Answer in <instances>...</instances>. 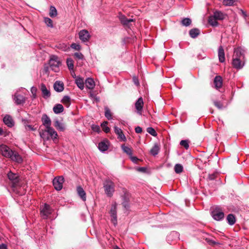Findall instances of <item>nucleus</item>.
I'll list each match as a JSON object with an SVG mask.
<instances>
[{
  "instance_id": "nucleus-1",
  "label": "nucleus",
  "mask_w": 249,
  "mask_h": 249,
  "mask_svg": "<svg viewBox=\"0 0 249 249\" xmlns=\"http://www.w3.org/2000/svg\"><path fill=\"white\" fill-rule=\"evenodd\" d=\"M40 135L42 138L45 140H49L51 137L53 140L57 139V133L51 126L46 127L45 130L40 132Z\"/></svg>"
},
{
  "instance_id": "nucleus-2",
  "label": "nucleus",
  "mask_w": 249,
  "mask_h": 249,
  "mask_svg": "<svg viewBox=\"0 0 249 249\" xmlns=\"http://www.w3.org/2000/svg\"><path fill=\"white\" fill-rule=\"evenodd\" d=\"M105 194L108 197H111L115 191V184L110 179H106L103 183Z\"/></svg>"
},
{
  "instance_id": "nucleus-3",
  "label": "nucleus",
  "mask_w": 249,
  "mask_h": 249,
  "mask_svg": "<svg viewBox=\"0 0 249 249\" xmlns=\"http://www.w3.org/2000/svg\"><path fill=\"white\" fill-rule=\"evenodd\" d=\"M49 65L52 71L58 72L59 70V66L61 64L58 57L55 55H52L49 61Z\"/></svg>"
},
{
  "instance_id": "nucleus-4",
  "label": "nucleus",
  "mask_w": 249,
  "mask_h": 249,
  "mask_svg": "<svg viewBox=\"0 0 249 249\" xmlns=\"http://www.w3.org/2000/svg\"><path fill=\"white\" fill-rule=\"evenodd\" d=\"M109 213L111 222L114 226H116L117 224V204L116 202H114L111 204Z\"/></svg>"
},
{
  "instance_id": "nucleus-5",
  "label": "nucleus",
  "mask_w": 249,
  "mask_h": 249,
  "mask_svg": "<svg viewBox=\"0 0 249 249\" xmlns=\"http://www.w3.org/2000/svg\"><path fill=\"white\" fill-rule=\"evenodd\" d=\"M211 215L214 220L220 221L223 219L224 213L219 208L216 207L211 212Z\"/></svg>"
},
{
  "instance_id": "nucleus-6",
  "label": "nucleus",
  "mask_w": 249,
  "mask_h": 249,
  "mask_svg": "<svg viewBox=\"0 0 249 249\" xmlns=\"http://www.w3.org/2000/svg\"><path fill=\"white\" fill-rule=\"evenodd\" d=\"M64 181V179L62 176L55 177L53 181L55 189L57 191L61 190L62 189Z\"/></svg>"
},
{
  "instance_id": "nucleus-7",
  "label": "nucleus",
  "mask_w": 249,
  "mask_h": 249,
  "mask_svg": "<svg viewBox=\"0 0 249 249\" xmlns=\"http://www.w3.org/2000/svg\"><path fill=\"white\" fill-rule=\"evenodd\" d=\"M12 152L13 151L7 145L5 144L0 145V153L3 156L9 158Z\"/></svg>"
},
{
  "instance_id": "nucleus-8",
  "label": "nucleus",
  "mask_w": 249,
  "mask_h": 249,
  "mask_svg": "<svg viewBox=\"0 0 249 249\" xmlns=\"http://www.w3.org/2000/svg\"><path fill=\"white\" fill-rule=\"evenodd\" d=\"M90 35L86 30H82L79 33V37L82 42L88 41L90 38Z\"/></svg>"
},
{
  "instance_id": "nucleus-9",
  "label": "nucleus",
  "mask_w": 249,
  "mask_h": 249,
  "mask_svg": "<svg viewBox=\"0 0 249 249\" xmlns=\"http://www.w3.org/2000/svg\"><path fill=\"white\" fill-rule=\"evenodd\" d=\"M124 195L122 196L123 198V202L122 204L123 206L126 209L129 208V194L126 189H123Z\"/></svg>"
},
{
  "instance_id": "nucleus-10",
  "label": "nucleus",
  "mask_w": 249,
  "mask_h": 249,
  "mask_svg": "<svg viewBox=\"0 0 249 249\" xmlns=\"http://www.w3.org/2000/svg\"><path fill=\"white\" fill-rule=\"evenodd\" d=\"M14 100L17 105H21L25 103V98L22 95L16 93L14 96Z\"/></svg>"
},
{
  "instance_id": "nucleus-11",
  "label": "nucleus",
  "mask_w": 249,
  "mask_h": 249,
  "mask_svg": "<svg viewBox=\"0 0 249 249\" xmlns=\"http://www.w3.org/2000/svg\"><path fill=\"white\" fill-rule=\"evenodd\" d=\"M51 210L49 205L45 204L43 208L41 210V213L44 218H47L49 215L51 213Z\"/></svg>"
},
{
  "instance_id": "nucleus-12",
  "label": "nucleus",
  "mask_w": 249,
  "mask_h": 249,
  "mask_svg": "<svg viewBox=\"0 0 249 249\" xmlns=\"http://www.w3.org/2000/svg\"><path fill=\"white\" fill-rule=\"evenodd\" d=\"M232 63L233 67L237 69H241L244 65V63L242 62L240 58L235 57L233 58Z\"/></svg>"
},
{
  "instance_id": "nucleus-13",
  "label": "nucleus",
  "mask_w": 249,
  "mask_h": 249,
  "mask_svg": "<svg viewBox=\"0 0 249 249\" xmlns=\"http://www.w3.org/2000/svg\"><path fill=\"white\" fill-rule=\"evenodd\" d=\"M143 106V101L142 97L139 98L135 103V107L137 110V112L140 115H142V111Z\"/></svg>"
},
{
  "instance_id": "nucleus-14",
  "label": "nucleus",
  "mask_w": 249,
  "mask_h": 249,
  "mask_svg": "<svg viewBox=\"0 0 249 249\" xmlns=\"http://www.w3.org/2000/svg\"><path fill=\"white\" fill-rule=\"evenodd\" d=\"M12 160L16 161L18 163H20L22 162L23 160L22 157L19 154L15 151H13L11 156L10 158Z\"/></svg>"
},
{
  "instance_id": "nucleus-15",
  "label": "nucleus",
  "mask_w": 249,
  "mask_h": 249,
  "mask_svg": "<svg viewBox=\"0 0 249 249\" xmlns=\"http://www.w3.org/2000/svg\"><path fill=\"white\" fill-rule=\"evenodd\" d=\"M4 123L8 127H12L14 125L12 118L8 115H6L3 119Z\"/></svg>"
},
{
  "instance_id": "nucleus-16",
  "label": "nucleus",
  "mask_w": 249,
  "mask_h": 249,
  "mask_svg": "<svg viewBox=\"0 0 249 249\" xmlns=\"http://www.w3.org/2000/svg\"><path fill=\"white\" fill-rule=\"evenodd\" d=\"M214 87L216 89H218L222 86L223 80L220 76H216L213 81Z\"/></svg>"
},
{
  "instance_id": "nucleus-17",
  "label": "nucleus",
  "mask_w": 249,
  "mask_h": 249,
  "mask_svg": "<svg viewBox=\"0 0 249 249\" xmlns=\"http://www.w3.org/2000/svg\"><path fill=\"white\" fill-rule=\"evenodd\" d=\"M42 124L45 128L49 127L51 125V120L50 118L46 114H44L41 118Z\"/></svg>"
},
{
  "instance_id": "nucleus-18",
  "label": "nucleus",
  "mask_w": 249,
  "mask_h": 249,
  "mask_svg": "<svg viewBox=\"0 0 249 249\" xmlns=\"http://www.w3.org/2000/svg\"><path fill=\"white\" fill-rule=\"evenodd\" d=\"M54 89L57 92H61L64 90V85L62 82L56 81L53 84Z\"/></svg>"
},
{
  "instance_id": "nucleus-19",
  "label": "nucleus",
  "mask_w": 249,
  "mask_h": 249,
  "mask_svg": "<svg viewBox=\"0 0 249 249\" xmlns=\"http://www.w3.org/2000/svg\"><path fill=\"white\" fill-rule=\"evenodd\" d=\"M213 16L217 20H222L224 19L227 17L226 14L220 11H216L214 12Z\"/></svg>"
},
{
  "instance_id": "nucleus-20",
  "label": "nucleus",
  "mask_w": 249,
  "mask_h": 249,
  "mask_svg": "<svg viewBox=\"0 0 249 249\" xmlns=\"http://www.w3.org/2000/svg\"><path fill=\"white\" fill-rule=\"evenodd\" d=\"M218 54L219 61L221 63H223L225 60L224 50L222 46H220L218 48Z\"/></svg>"
},
{
  "instance_id": "nucleus-21",
  "label": "nucleus",
  "mask_w": 249,
  "mask_h": 249,
  "mask_svg": "<svg viewBox=\"0 0 249 249\" xmlns=\"http://www.w3.org/2000/svg\"><path fill=\"white\" fill-rule=\"evenodd\" d=\"M40 89L44 98H47L51 96L50 91L47 89L46 86L44 84H42L41 85Z\"/></svg>"
},
{
  "instance_id": "nucleus-22",
  "label": "nucleus",
  "mask_w": 249,
  "mask_h": 249,
  "mask_svg": "<svg viewBox=\"0 0 249 249\" xmlns=\"http://www.w3.org/2000/svg\"><path fill=\"white\" fill-rule=\"evenodd\" d=\"M77 192L82 200L85 201L86 200V194L83 188L81 186H78L77 187Z\"/></svg>"
},
{
  "instance_id": "nucleus-23",
  "label": "nucleus",
  "mask_w": 249,
  "mask_h": 249,
  "mask_svg": "<svg viewBox=\"0 0 249 249\" xmlns=\"http://www.w3.org/2000/svg\"><path fill=\"white\" fill-rule=\"evenodd\" d=\"M115 133L118 136V138H120L122 140L124 141L126 140L125 136L124 135L122 130L121 128L116 126H114Z\"/></svg>"
},
{
  "instance_id": "nucleus-24",
  "label": "nucleus",
  "mask_w": 249,
  "mask_h": 249,
  "mask_svg": "<svg viewBox=\"0 0 249 249\" xmlns=\"http://www.w3.org/2000/svg\"><path fill=\"white\" fill-rule=\"evenodd\" d=\"M86 86L89 89H93L95 87V83L93 79L88 78L85 82Z\"/></svg>"
},
{
  "instance_id": "nucleus-25",
  "label": "nucleus",
  "mask_w": 249,
  "mask_h": 249,
  "mask_svg": "<svg viewBox=\"0 0 249 249\" xmlns=\"http://www.w3.org/2000/svg\"><path fill=\"white\" fill-rule=\"evenodd\" d=\"M217 19L213 15L210 16L208 18V23L210 25L213 27H216L218 25V23Z\"/></svg>"
},
{
  "instance_id": "nucleus-26",
  "label": "nucleus",
  "mask_w": 249,
  "mask_h": 249,
  "mask_svg": "<svg viewBox=\"0 0 249 249\" xmlns=\"http://www.w3.org/2000/svg\"><path fill=\"white\" fill-rule=\"evenodd\" d=\"M75 83L77 87L81 89L84 88V79L80 77H75Z\"/></svg>"
},
{
  "instance_id": "nucleus-27",
  "label": "nucleus",
  "mask_w": 249,
  "mask_h": 249,
  "mask_svg": "<svg viewBox=\"0 0 249 249\" xmlns=\"http://www.w3.org/2000/svg\"><path fill=\"white\" fill-rule=\"evenodd\" d=\"M64 110V107L61 104H56L53 107V111L55 114H59Z\"/></svg>"
},
{
  "instance_id": "nucleus-28",
  "label": "nucleus",
  "mask_w": 249,
  "mask_h": 249,
  "mask_svg": "<svg viewBox=\"0 0 249 249\" xmlns=\"http://www.w3.org/2000/svg\"><path fill=\"white\" fill-rule=\"evenodd\" d=\"M200 34V31L197 28H194L190 30L189 35L193 38H196Z\"/></svg>"
},
{
  "instance_id": "nucleus-29",
  "label": "nucleus",
  "mask_w": 249,
  "mask_h": 249,
  "mask_svg": "<svg viewBox=\"0 0 249 249\" xmlns=\"http://www.w3.org/2000/svg\"><path fill=\"white\" fill-rule=\"evenodd\" d=\"M121 23L124 25H128L130 22H133V19H128L124 16L122 15L120 17Z\"/></svg>"
},
{
  "instance_id": "nucleus-30",
  "label": "nucleus",
  "mask_w": 249,
  "mask_h": 249,
  "mask_svg": "<svg viewBox=\"0 0 249 249\" xmlns=\"http://www.w3.org/2000/svg\"><path fill=\"white\" fill-rule=\"evenodd\" d=\"M160 147L158 143H155L153 147L150 150V153L153 156L157 155L160 151Z\"/></svg>"
},
{
  "instance_id": "nucleus-31",
  "label": "nucleus",
  "mask_w": 249,
  "mask_h": 249,
  "mask_svg": "<svg viewBox=\"0 0 249 249\" xmlns=\"http://www.w3.org/2000/svg\"><path fill=\"white\" fill-rule=\"evenodd\" d=\"M7 176L10 180H12L15 183L18 182V176L17 174L11 172H9L7 174Z\"/></svg>"
},
{
  "instance_id": "nucleus-32",
  "label": "nucleus",
  "mask_w": 249,
  "mask_h": 249,
  "mask_svg": "<svg viewBox=\"0 0 249 249\" xmlns=\"http://www.w3.org/2000/svg\"><path fill=\"white\" fill-rule=\"evenodd\" d=\"M61 102L68 107L71 104V98L69 96H65L62 98Z\"/></svg>"
},
{
  "instance_id": "nucleus-33",
  "label": "nucleus",
  "mask_w": 249,
  "mask_h": 249,
  "mask_svg": "<svg viewBox=\"0 0 249 249\" xmlns=\"http://www.w3.org/2000/svg\"><path fill=\"white\" fill-rule=\"evenodd\" d=\"M227 220L229 225H232L235 222V217L233 214H229L227 217Z\"/></svg>"
},
{
  "instance_id": "nucleus-34",
  "label": "nucleus",
  "mask_w": 249,
  "mask_h": 249,
  "mask_svg": "<svg viewBox=\"0 0 249 249\" xmlns=\"http://www.w3.org/2000/svg\"><path fill=\"white\" fill-rule=\"evenodd\" d=\"M54 126L60 131H63L65 130L64 124L58 120L54 122Z\"/></svg>"
},
{
  "instance_id": "nucleus-35",
  "label": "nucleus",
  "mask_w": 249,
  "mask_h": 249,
  "mask_svg": "<svg viewBox=\"0 0 249 249\" xmlns=\"http://www.w3.org/2000/svg\"><path fill=\"white\" fill-rule=\"evenodd\" d=\"M98 148L101 151L104 152L107 150L108 146L105 142H101L98 144Z\"/></svg>"
},
{
  "instance_id": "nucleus-36",
  "label": "nucleus",
  "mask_w": 249,
  "mask_h": 249,
  "mask_svg": "<svg viewBox=\"0 0 249 249\" xmlns=\"http://www.w3.org/2000/svg\"><path fill=\"white\" fill-rule=\"evenodd\" d=\"M122 148L123 151L124 153H125L126 154L129 155V157L131 156L132 155V150L129 147L126 146L124 145H123L122 146Z\"/></svg>"
},
{
  "instance_id": "nucleus-37",
  "label": "nucleus",
  "mask_w": 249,
  "mask_h": 249,
  "mask_svg": "<svg viewBox=\"0 0 249 249\" xmlns=\"http://www.w3.org/2000/svg\"><path fill=\"white\" fill-rule=\"evenodd\" d=\"M57 12L56 8L55 7L53 6H51L50 9V13L49 15L51 17L53 18L57 16Z\"/></svg>"
},
{
  "instance_id": "nucleus-38",
  "label": "nucleus",
  "mask_w": 249,
  "mask_h": 249,
  "mask_svg": "<svg viewBox=\"0 0 249 249\" xmlns=\"http://www.w3.org/2000/svg\"><path fill=\"white\" fill-rule=\"evenodd\" d=\"M105 117L108 119L110 120L112 119V114L109 108L107 107H105Z\"/></svg>"
},
{
  "instance_id": "nucleus-39",
  "label": "nucleus",
  "mask_w": 249,
  "mask_h": 249,
  "mask_svg": "<svg viewBox=\"0 0 249 249\" xmlns=\"http://www.w3.org/2000/svg\"><path fill=\"white\" fill-rule=\"evenodd\" d=\"M243 55V53L241 51V48H237L234 50V56L235 57L239 58L241 59V57Z\"/></svg>"
},
{
  "instance_id": "nucleus-40",
  "label": "nucleus",
  "mask_w": 249,
  "mask_h": 249,
  "mask_svg": "<svg viewBox=\"0 0 249 249\" xmlns=\"http://www.w3.org/2000/svg\"><path fill=\"white\" fill-rule=\"evenodd\" d=\"M174 170L176 173H180L183 171V166L180 164H176L175 166Z\"/></svg>"
},
{
  "instance_id": "nucleus-41",
  "label": "nucleus",
  "mask_w": 249,
  "mask_h": 249,
  "mask_svg": "<svg viewBox=\"0 0 249 249\" xmlns=\"http://www.w3.org/2000/svg\"><path fill=\"white\" fill-rule=\"evenodd\" d=\"M191 20L189 18H184L181 20V23L185 26H188L191 23Z\"/></svg>"
},
{
  "instance_id": "nucleus-42",
  "label": "nucleus",
  "mask_w": 249,
  "mask_h": 249,
  "mask_svg": "<svg viewBox=\"0 0 249 249\" xmlns=\"http://www.w3.org/2000/svg\"><path fill=\"white\" fill-rule=\"evenodd\" d=\"M67 65L69 70H72L73 69V62L72 59L68 58L67 59Z\"/></svg>"
},
{
  "instance_id": "nucleus-43",
  "label": "nucleus",
  "mask_w": 249,
  "mask_h": 249,
  "mask_svg": "<svg viewBox=\"0 0 249 249\" xmlns=\"http://www.w3.org/2000/svg\"><path fill=\"white\" fill-rule=\"evenodd\" d=\"M107 124L108 122L107 121H105L101 124L102 129L104 130V131L106 133L109 132L110 130L108 126H107Z\"/></svg>"
},
{
  "instance_id": "nucleus-44",
  "label": "nucleus",
  "mask_w": 249,
  "mask_h": 249,
  "mask_svg": "<svg viewBox=\"0 0 249 249\" xmlns=\"http://www.w3.org/2000/svg\"><path fill=\"white\" fill-rule=\"evenodd\" d=\"M44 20L47 26L52 28L53 27V21L51 18H45Z\"/></svg>"
},
{
  "instance_id": "nucleus-45",
  "label": "nucleus",
  "mask_w": 249,
  "mask_h": 249,
  "mask_svg": "<svg viewBox=\"0 0 249 249\" xmlns=\"http://www.w3.org/2000/svg\"><path fill=\"white\" fill-rule=\"evenodd\" d=\"M147 132L153 136L155 137L157 135V133L155 130L151 127H149L147 128Z\"/></svg>"
},
{
  "instance_id": "nucleus-46",
  "label": "nucleus",
  "mask_w": 249,
  "mask_h": 249,
  "mask_svg": "<svg viewBox=\"0 0 249 249\" xmlns=\"http://www.w3.org/2000/svg\"><path fill=\"white\" fill-rule=\"evenodd\" d=\"M180 144L184 147L186 149H187L189 147V142L187 140H181Z\"/></svg>"
},
{
  "instance_id": "nucleus-47",
  "label": "nucleus",
  "mask_w": 249,
  "mask_h": 249,
  "mask_svg": "<svg viewBox=\"0 0 249 249\" xmlns=\"http://www.w3.org/2000/svg\"><path fill=\"white\" fill-rule=\"evenodd\" d=\"M235 0H224L223 4L225 6H231L233 4Z\"/></svg>"
},
{
  "instance_id": "nucleus-48",
  "label": "nucleus",
  "mask_w": 249,
  "mask_h": 249,
  "mask_svg": "<svg viewBox=\"0 0 249 249\" xmlns=\"http://www.w3.org/2000/svg\"><path fill=\"white\" fill-rule=\"evenodd\" d=\"M73 56L75 58L79 60H82L84 59V55L82 53L79 52L75 53Z\"/></svg>"
},
{
  "instance_id": "nucleus-49",
  "label": "nucleus",
  "mask_w": 249,
  "mask_h": 249,
  "mask_svg": "<svg viewBox=\"0 0 249 249\" xmlns=\"http://www.w3.org/2000/svg\"><path fill=\"white\" fill-rule=\"evenodd\" d=\"M213 104H214V106L216 107H217L218 109L223 108V105L220 101H214Z\"/></svg>"
},
{
  "instance_id": "nucleus-50",
  "label": "nucleus",
  "mask_w": 249,
  "mask_h": 249,
  "mask_svg": "<svg viewBox=\"0 0 249 249\" xmlns=\"http://www.w3.org/2000/svg\"><path fill=\"white\" fill-rule=\"evenodd\" d=\"M71 47L76 50H80L81 48V46L78 44L72 43L71 45Z\"/></svg>"
},
{
  "instance_id": "nucleus-51",
  "label": "nucleus",
  "mask_w": 249,
  "mask_h": 249,
  "mask_svg": "<svg viewBox=\"0 0 249 249\" xmlns=\"http://www.w3.org/2000/svg\"><path fill=\"white\" fill-rule=\"evenodd\" d=\"M92 129L93 131L97 132H99L100 131V128L98 125H92Z\"/></svg>"
},
{
  "instance_id": "nucleus-52",
  "label": "nucleus",
  "mask_w": 249,
  "mask_h": 249,
  "mask_svg": "<svg viewBox=\"0 0 249 249\" xmlns=\"http://www.w3.org/2000/svg\"><path fill=\"white\" fill-rule=\"evenodd\" d=\"M31 91L33 95L34 98H36V91H37L36 88L33 87L31 88Z\"/></svg>"
},
{
  "instance_id": "nucleus-53",
  "label": "nucleus",
  "mask_w": 249,
  "mask_h": 249,
  "mask_svg": "<svg viewBox=\"0 0 249 249\" xmlns=\"http://www.w3.org/2000/svg\"><path fill=\"white\" fill-rule=\"evenodd\" d=\"M133 81L134 83L137 86H139V85H140L139 81L138 78L137 77L134 76L133 77Z\"/></svg>"
},
{
  "instance_id": "nucleus-54",
  "label": "nucleus",
  "mask_w": 249,
  "mask_h": 249,
  "mask_svg": "<svg viewBox=\"0 0 249 249\" xmlns=\"http://www.w3.org/2000/svg\"><path fill=\"white\" fill-rule=\"evenodd\" d=\"M216 174H210L209 175L208 178L210 180H214L216 178Z\"/></svg>"
},
{
  "instance_id": "nucleus-55",
  "label": "nucleus",
  "mask_w": 249,
  "mask_h": 249,
  "mask_svg": "<svg viewBox=\"0 0 249 249\" xmlns=\"http://www.w3.org/2000/svg\"><path fill=\"white\" fill-rule=\"evenodd\" d=\"M135 130L137 133H141L142 132V128L139 126L136 127Z\"/></svg>"
},
{
  "instance_id": "nucleus-56",
  "label": "nucleus",
  "mask_w": 249,
  "mask_h": 249,
  "mask_svg": "<svg viewBox=\"0 0 249 249\" xmlns=\"http://www.w3.org/2000/svg\"><path fill=\"white\" fill-rule=\"evenodd\" d=\"M130 158L131 159L132 162L134 163H137L139 159L136 157H133L132 155L130 156Z\"/></svg>"
},
{
  "instance_id": "nucleus-57",
  "label": "nucleus",
  "mask_w": 249,
  "mask_h": 249,
  "mask_svg": "<svg viewBox=\"0 0 249 249\" xmlns=\"http://www.w3.org/2000/svg\"><path fill=\"white\" fill-rule=\"evenodd\" d=\"M25 128L27 130H35L36 128H34V127L31 125H27L25 126Z\"/></svg>"
},
{
  "instance_id": "nucleus-58",
  "label": "nucleus",
  "mask_w": 249,
  "mask_h": 249,
  "mask_svg": "<svg viewBox=\"0 0 249 249\" xmlns=\"http://www.w3.org/2000/svg\"><path fill=\"white\" fill-rule=\"evenodd\" d=\"M0 249H7L6 245L2 244L0 245Z\"/></svg>"
},
{
  "instance_id": "nucleus-59",
  "label": "nucleus",
  "mask_w": 249,
  "mask_h": 249,
  "mask_svg": "<svg viewBox=\"0 0 249 249\" xmlns=\"http://www.w3.org/2000/svg\"><path fill=\"white\" fill-rule=\"evenodd\" d=\"M207 242L208 243H209L210 244H213V245L217 244V243H216L215 242H214L212 240H207Z\"/></svg>"
},
{
  "instance_id": "nucleus-60",
  "label": "nucleus",
  "mask_w": 249,
  "mask_h": 249,
  "mask_svg": "<svg viewBox=\"0 0 249 249\" xmlns=\"http://www.w3.org/2000/svg\"><path fill=\"white\" fill-rule=\"evenodd\" d=\"M90 97H94L95 99L96 100V101L97 102L99 101V98H97V97H95V96H94L93 94L91 93V94H90Z\"/></svg>"
},
{
  "instance_id": "nucleus-61",
  "label": "nucleus",
  "mask_w": 249,
  "mask_h": 249,
  "mask_svg": "<svg viewBox=\"0 0 249 249\" xmlns=\"http://www.w3.org/2000/svg\"><path fill=\"white\" fill-rule=\"evenodd\" d=\"M3 132H4V131H3V129L1 128H0V136L2 135L3 134Z\"/></svg>"
},
{
  "instance_id": "nucleus-62",
  "label": "nucleus",
  "mask_w": 249,
  "mask_h": 249,
  "mask_svg": "<svg viewBox=\"0 0 249 249\" xmlns=\"http://www.w3.org/2000/svg\"><path fill=\"white\" fill-rule=\"evenodd\" d=\"M138 170L140 171H143L145 170V168L144 167H141L139 168Z\"/></svg>"
},
{
  "instance_id": "nucleus-63",
  "label": "nucleus",
  "mask_w": 249,
  "mask_h": 249,
  "mask_svg": "<svg viewBox=\"0 0 249 249\" xmlns=\"http://www.w3.org/2000/svg\"><path fill=\"white\" fill-rule=\"evenodd\" d=\"M114 249H120V248L119 247H118V246H116V247H115Z\"/></svg>"
}]
</instances>
